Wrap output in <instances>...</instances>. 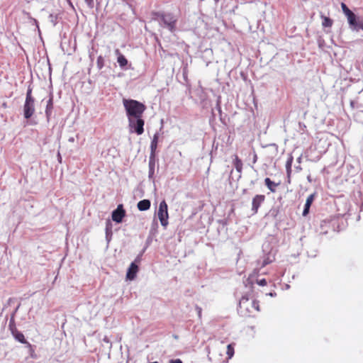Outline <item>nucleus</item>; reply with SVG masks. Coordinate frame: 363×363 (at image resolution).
I'll return each instance as SVG.
<instances>
[{"instance_id":"obj_1","label":"nucleus","mask_w":363,"mask_h":363,"mask_svg":"<svg viewBox=\"0 0 363 363\" xmlns=\"http://www.w3.org/2000/svg\"><path fill=\"white\" fill-rule=\"evenodd\" d=\"M238 311L243 316H254L255 313L260 311L259 302L244 296L240 300Z\"/></svg>"},{"instance_id":"obj_2","label":"nucleus","mask_w":363,"mask_h":363,"mask_svg":"<svg viewBox=\"0 0 363 363\" xmlns=\"http://www.w3.org/2000/svg\"><path fill=\"white\" fill-rule=\"evenodd\" d=\"M123 104L128 118L143 117L146 106L141 102L134 99H123Z\"/></svg>"},{"instance_id":"obj_3","label":"nucleus","mask_w":363,"mask_h":363,"mask_svg":"<svg viewBox=\"0 0 363 363\" xmlns=\"http://www.w3.org/2000/svg\"><path fill=\"white\" fill-rule=\"evenodd\" d=\"M35 113V99L32 96V89L28 87L26 93L25 104L23 105V115L29 119Z\"/></svg>"},{"instance_id":"obj_4","label":"nucleus","mask_w":363,"mask_h":363,"mask_svg":"<svg viewBox=\"0 0 363 363\" xmlns=\"http://www.w3.org/2000/svg\"><path fill=\"white\" fill-rule=\"evenodd\" d=\"M128 119V127L130 132H134L138 135H142L144 133L145 121L140 118H130Z\"/></svg>"},{"instance_id":"obj_5","label":"nucleus","mask_w":363,"mask_h":363,"mask_svg":"<svg viewBox=\"0 0 363 363\" xmlns=\"http://www.w3.org/2000/svg\"><path fill=\"white\" fill-rule=\"evenodd\" d=\"M157 217L160 220L161 225L164 228H167L169 224V213H168V206L164 200L160 202L159 208L157 211Z\"/></svg>"},{"instance_id":"obj_6","label":"nucleus","mask_w":363,"mask_h":363,"mask_svg":"<svg viewBox=\"0 0 363 363\" xmlns=\"http://www.w3.org/2000/svg\"><path fill=\"white\" fill-rule=\"evenodd\" d=\"M159 16L170 31L173 32L175 30L177 19L172 13H161Z\"/></svg>"},{"instance_id":"obj_7","label":"nucleus","mask_w":363,"mask_h":363,"mask_svg":"<svg viewBox=\"0 0 363 363\" xmlns=\"http://www.w3.org/2000/svg\"><path fill=\"white\" fill-rule=\"evenodd\" d=\"M140 259L137 258L135 262H132L128 269L126 274V279L129 280H133L138 272L139 267L137 263L140 262Z\"/></svg>"},{"instance_id":"obj_8","label":"nucleus","mask_w":363,"mask_h":363,"mask_svg":"<svg viewBox=\"0 0 363 363\" xmlns=\"http://www.w3.org/2000/svg\"><path fill=\"white\" fill-rule=\"evenodd\" d=\"M125 216V211L122 204H119L117 208L112 212V219L116 223H121L123 218Z\"/></svg>"},{"instance_id":"obj_9","label":"nucleus","mask_w":363,"mask_h":363,"mask_svg":"<svg viewBox=\"0 0 363 363\" xmlns=\"http://www.w3.org/2000/svg\"><path fill=\"white\" fill-rule=\"evenodd\" d=\"M350 27L353 30L358 31L363 30V20L359 19L355 14L353 16L352 21H347Z\"/></svg>"},{"instance_id":"obj_10","label":"nucleus","mask_w":363,"mask_h":363,"mask_svg":"<svg viewBox=\"0 0 363 363\" xmlns=\"http://www.w3.org/2000/svg\"><path fill=\"white\" fill-rule=\"evenodd\" d=\"M264 199L265 196L264 195L260 194L256 195L252 199V211H253L254 213H257L258 208H259L261 203L264 202Z\"/></svg>"},{"instance_id":"obj_11","label":"nucleus","mask_w":363,"mask_h":363,"mask_svg":"<svg viewBox=\"0 0 363 363\" xmlns=\"http://www.w3.org/2000/svg\"><path fill=\"white\" fill-rule=\"evenodd\" d=\"M158 139H159V135H158V133H155L153 135V138H152V140L151 141V144H150V150H151L150 158L155 157V151L157 147Z\"/></svg>"},{"instance_id":"obj_12","label":"nucleus","mask_w":363,"mask_h":363,"mask_svg":"<svg viewBox=\"0 0 363 363\" xmlns=\"http://www.w3.org/2000/svg\"><path fill=\"white\" fill-rule=\"evenodd\" d=\"M314 197H315V195L313 194H311L308 196L307 199H306V203H305V206H304V209H303V216H306L308 213H309V210H310V207L314 200Z\"/></svg>"},{"instance_id":"obj_13","label":"nucleus","mask_w":363,"mask_h":363,"mask_svg":"<svg viewBox=\"0 0 363 363\" xmlns=\"http://www.w3.org/2000/svg\"><path fill=\"white\" fill-rule=\"evenodd\" d=\"M150 206L151 203L150 201L148 199H143L142 201H140L137 204L138 208L140 211L148 210L150 208Z\"/></svg>"},{"instance_id":"obj_14","label":"nucleus","mask_w":363,"mask_h":363,"mask_svg":"<svg viewBox=\"0 0 363 363\" xmlns=\"http://www.w3.org/2000/svg\"><path fill=\"white\" fill-rule=\"evenodd\" d=\"M13 336L21 343L28 344L29 346H30V344L26 341L23 334L18 330H14V332H13Z\"/></svg>"},{"instance_id":"obj_15","label":"nucleus","mask_w":363,"mask_h":363,"mask_svg":"<svg viewBox=\"0 0 363 363\" xmlns=\"http://www.w3.org/2000/svg\"><path fill=\"white\" fill-rule=\"evenodd\" d=\"M341 8L345 16L347 17V21H352L354 13L347 6L345 3L341 4Z\"/></svg>"},{"instance_id":"obj_16","label":"nucleus","mask_w":363,"mask_h":363,"mask_svg":"<svg viewBox=\"0 0 363 363\" xmlns=\"http://www.w3.org/2000/svg\"><path fill=\"white\" fill-rule=\"evenodd\" d=\"M52 109H53V99H52V97H50L49 99V100L48 101L46 109H45V114H46L48 119L50 118V117L52 114Z\"/></svg>"},{"instance_id":"obj_17","label":"nucleus","mask_w":363,"mask_h":363,"mask_svg":"<svg viewBox=\"0 0 363 363\" xmlns=\"http://www.w3.org/2000/svg\"><path fill=\"white\" fill-rule=\"evenodd\" d=\"M265 185L267 186V188L272 191L275 192L276 188L279 185V184H276L274 182H272L269 178H266L264 179Z\"/></svg>"},{"instance_id":"obj_18","label":"nucleus","mask_w":363,"mask_h":363,"mask_svg":"<svg viewBox=\"0 0 363 363\" xmlns=\"http://www.w3.org/2000/svg\"><path fill=\"white\" fill-rule=\"evenodd\" d=\"M323 21H322V26L324 28H331L333 24V21L327 16H325L323 15L320 16Z\"/></svg>"},{"instance_id":"obj_19","label":"nucleus","mask_w":363,"mask_h":363,"mask_svg":"<svg viewBox=\"0 0 363 363\" xmlns=\"http://www.w3.org/2000/svg\"><path fill=\"white\" fill-rule=\"evenodd\" d=\"M233 164L236 170L241 173L242 171V162L241 160L238 157V155H235V159L233 160Z\"/></svg>"},{"instance_id":"obj_20","label":"nucleus","mask_w":363,"mask_h":363,"mask_svg":"<svg viewBox=\"0 0 363 363\" xmlns=\"http://www.w3.org/2000/svg\"><path fill=\"white\" fill-rule=\"evenodd\" d=\"M117 62L121 67H124L128 65V60L123 55H119L117 57Z\"/></svg>"},{"instance_id":"obj_21","label":"nucleus","mask_w":363,"mask_h":363,"mask_svg":"<svg viewBox=\"0 0 363 363\" xmlns=\"http://www.w3.org/2000/svg\"><path fill=\"white\" fill-rule=\"evenodd\" d=\"M234 345L233 344H229L228 346H227V351H226V354L228 355V359H230L233 357V356L234 355Z\"/></svg>"},{"instance_id":"obj_22","label":"nucleus","mask_w":363,"mask_h":363,"mask_svg":"<svg viewBox=\"0 0 363 363\" xmlns=\"http://www.w3.org/2000/svg\"><path fill=\"white\" fill-rule=\"evenodd\" d=\"M96 65H97V67L101 69L104 67V57L100 55L97 57V60H96Z\"/></svg>"},{"instance_id":"obj_23","label":"nucleus","mask_w":363,"mask_h":363,"mask_svg":"<svg viewBox=\"0 0 363 363\" xmlns=\"http://www.w3.org/2000/svg\"><path fill=\"white\" fill-rule=\"evenodd\" d=\"M292 162H293V157H291L287 160L286 164V172H287L288 175H289L291 174Z\"/></svg>"},{"instance_id":"obj_24","label":"nucleus","mask_w":363,"mask_h":363,"mask_svg":"<svg viewBox=\"0 0 363 363\" xmlns=\"http://www.w3.org/2000/svg\"><path fill=\"white\" fill-rule=\"evenodd\" d=\"M273 262V259H271L269 257H264V259H263V262H262V267H265L266 265L272 263Z\"/></svg>"},{"instance_id":"obj_25","label":"nucleus","mask_w":363,"mask_h":363,"mask_svg":"<svg viewBox=\"0 0 363 363\" xmlns=\"http://www.w3.org/2000/svg\"><path fill=\"white\" fill-rule=\"evenodd\" d=\"M256 283L262 286H264L267 284V280L265 279H257Z\"/></svg>"},{"instance_id":"obj_26","label":"nucleus","mask_w":363,"mask_h":363,"mask_svg":"<svg viewBox=\"0 0 363 363\" xmlns=\"http://www.w3.org/2000/svg\"><path fill=\"white\" fill-rule=\"evenodd\" d=\"M9 328H10V330H11L12 335H13V332H14V330H18L16 328V325H15L13 321H12V320H11L9 323Z\"/></svg>"},{"instance_id":"obj_27","label":"nucleus","mask_w":363,"mask_h":363,"mask_svg":"<svg viewBox=\"0 0 363 363\" xmlns=\"http://www.w3.org/2000/svg\"><path fill=\"white\" fill-rule=\"evenodd\" d=\"M196 310H197V312H198V315H199V318H201V313H202V309L201 308L197 306L196 307Z\"/></svg>"},{"instance_id":"obj_28","label":"nucleus","mask_w":363,"mask_h":363,"mask_svg":"<svg viewBox=\"0 0 363 363\" xmlns=\"http://www.w3.org/2000/svg\"><path fill=\"white\" fill-rule=\"evenodd\" d=\"M169 363H182V362L181 359H177L170 360Z\"/></svg>"},{"instance_id":"obj_29","label":"nucleus","mask_w":363,"mask_h":363,"mask_svg":"<svg viewBox=\"0 0 363 363\" xmlns=\"http://www.w3.org/2000/svg\"><path fill=\"white\" fill-rule=\"evenodd\" d=\"M85 2L90 6H93L94 0H84Z\"/></svg>"},{"instance_id":"obj_30","label":"nucleus","mask_w":363,"mask_h":363,"mask_svg":"<svg viewBox=\"0 0 363 363\" xmlns=\"http://www.w3.org/2000/svg\"><path fill=\"white\" fill-rule=\"evenodd\" d=\"M257 154L255 152V153H254V156H253V161H252V162H253V163L255 164V163H256V162H257Z\"/></svg>"},{"instance_id":"obj_31","label":"nucleus","mask_w":363,"mask_h":363,"mask_svg":"<svg viewBox=\"0 0 363 363\" xmlns=\"http://www.w3.org/2000/svg\"><path fill=\"white\" fill-rule=\"evenodd\" d=\"M115 54L118 57L119 55H123L121 53V51L119 50V49H116L115 50Z\"/></svg>"},{"instance_id":"obj_32","label":"nucleus","mask_w":363,"mask_h":363,"mask_svg":"<svg viewBox=\"0 0 363 363\" xmlns=\"http://www.w3.org/2000/svg\"><path fill=\"white\" fill-rule=\"evenodd\" d=\"M67 2H69V4H71V1L70 0H67Z\"/></svg>"}]
</instances>
